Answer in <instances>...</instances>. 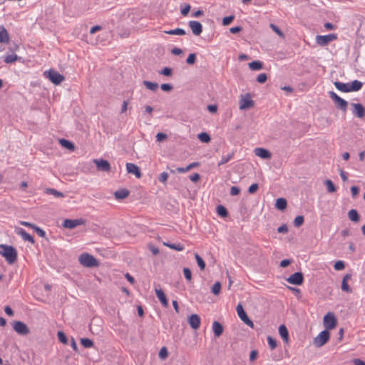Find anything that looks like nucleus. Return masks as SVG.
<instances>
[{
	"mask_svg": "<svg viewBox=\"0 0 365 365\" xmlns=\"http://www.w3.org/2000/svg\"><path fill=\"white\" fill-rule=\"evenodd\" d=\"M0 255L10 264H14L17 259V251L16 248L11 245H0Z\"/></svg>",
	"mask_w": 365,
	"mask_h": 365,
	"instance_id": "obj_1",
	"label": "nucleus"
},
{
	"mask_svg": "<svg viewBox=\"0 0 365 365\" xmlns=\"http://www.w3.org/2000/svg\"><path fill=\"white\" fill-rule=\"evenodd\" d=\"M80 264L86 267H94L98 265V260L88 253H83L78 257Z\"/></svg>",
	"mask_w": 365,
	"mask_h": 365,
	"instance_id": "obj_2",
	"label": "nucleus"
},
{
	"mask_svg": "<svg viewBox=\"0 0 365 365\" xmlns=\"http://www.w3.org/2000/svg\"><path fill=\"white\" fill-rule=\"evenodd\" d=\"M43 75L55 85H58L65 80V77L63 75L53 69L44 71Z\"/></svg>",
	"mask_w": 365,
	"mask_h": 365,
	"instance_id": "obj_3",
	"label": "nucleus"
},
{
	"mask_svg": "<svg viewBox=\"0 0 365 365\" xmlns=\"http://www.w3.org/2000/svg\"><path fill=\"white\" fill-rule=\"evenodd\" d=\"M329 97L334 102L335 106L337 108L341 110L343 112H346L347 110L348 103L344 99L339 97L334 91L329 92Z\"/></svg>",
	"mask_w": 365,
	"mask_h": 365,
	"instance_id": "obj_4",
	"label": "nucleus"
},
{
	"mask_svg": "<svg viewBox=\"0 0 365 365\" xmlns=\"http://www.w3.org/2000/svg\"><path fill=\"white\" fill-rule=\"evenodd\" d=\"M330 338V333L328 330L325 329L321 331L314 339V344L317 347H321L324 346Z\"/></svg>",
	"mask_w": 365,
	"mask_h": 365,
	"instance_id": "obj_5",
	"label": "nucleus"
},
{
	"mask_svg": "<svg viewBox=\"0 0 365 365\" xmlns=\"http://www.w3.org/2000/svg\"><path fill=\"white\" fill-rule=\"evenodd\" d=\"M338 36L336 34H330L324 36L317 35L316 36V42L321 46H325L331 41L336 40Z\"/></svg>",
	"mask_w": 365,
	"mask_h": 365,
	"instance_id": "obj_6",
	"label": "nucleus"
},
{
	"mask_svg": "<svg viewBox=\"0 0 365 365\" xmlns=\"http://www.w3.org/2000/svg\"><path fill=\"white\" fill-rule=\"evenodd\" d=\"M239 103L240 110L249 109L255 106V102L252 100L250 93H246L245 96H242Z\"/></svg>",
	"mask_w": 365,
	"mask_h": 365,
	"instance_id": "obj_7",
	"label": "nucleus"
},
{
	"mask_svg": "<svg viewBox=\"0 0 365 365\" xmlns=\"http://www.w3.org/2000/svg\"><path fill=\"white\" fill-rule=\"evenodd\" d=\"M337 324L336 319L334 314L331 312H328L324 317V325L327 330L334 329Z\"/></svg>",
	"mask_w": 365,
	"mask_h": 365,
	"instance_id": "obj_8",
	"label": "nucleus"
},
{
	"mask_svg": "<svg viewBox=\"0 0 365 365\" xmlns=\"http://www.w3.org/2000/svg\"><path fill=\"white\" fill-rule=\"evenodd\" d=\"M13 329L16 333L22 336L27 335L30 333L27 325L21 321H15L13 323Z\"/></svg>",
	"mask_w": 365,
	"mask_h": 365,
	"instance_id": "obj_9",
	"label": "nucleus"
},
{
	"mask_svg": "<svg viewBox=\"0 0 365 365\" xmlns=\"http://www.w3.org/2000/svg\"><path fill=\"white\" fill-rule=\"evenodd\" d=\"M85 222H86V220L82 218L74 219V220L66 219L63 222L62 226L65 228L71 230V229L76 227L78 225H84Z\"/></svg>",
	"mask_w": 365,
	"mask_h": 365,
	"instance_id": "obj_10",
	"label": "nucleus"
},
{
	"mask_svg": "<svg viewBox=\"0 0 365 365\" xmlns=\"http://www.w3.org/2000/svg\"><path fill=\"white\" fill-rule=\"evenodd\" d=\"M93 163L96 165V168L98 171L102 172H110L111 166L110 163L104 159H94Z\"/></svg>",
	"mask_w": 365,
	"mask_h": 365,
	"instance_id": "obj_11",
	"label": "nucleus"
},
{
	"mask_svg": "<svg viewBox=\"0 0 365 365\" xmlns=\"http://www.w3.org/2000/svg\"><path fill=\"white\" fill-rule=\"evenodd\" d=\"M287 281L294 285H301L304 282V276L303 274L300 272H297L290 275Z\"/></svg>",
	"mask_w": 365,
	"mask_h": 365,
	"instance_id": "obj_12",
	"label": "nucleus"
},
{
	"mask_svg": "<svg viewBox=\"0 0 365 365\" xmlns=\"http://www.w3.org/2000/svg\"><path fill=\"white\" fill-rule=\"evenodd\" d=\"M353 107L352 113L354 116L363 118L365 116V108L361 103H351Z\"/></svg>",
	"mask_w": 365,
	"mask_h": 365,
	"instance_id": "obj_13",
	"label": "nucleus"
},
{
	"mask_svg": "<svg viewBox=\"0 0 365 365\" xmlns=\"http://www.w3.org/2000/svg\"><path fill=\"white\" fill-rule=\"evenodd\" d=\"M188 24L194 35L200 36L202 32V26L199 21H190Z\"/></svg>",
	"mask_w": 365,
	"mask_h": 365,
	"instance_id": "obj_14",
	"label": "nucleus"
},
{
	"mask_svg": "<svg viewBox=\"0 0 365 365\" xmlns=\"http://www.w3.org/2000/svg\"><path fill=\"white\" fill-rule=\"evenodd\" d=\"M15 231L17 235H20L24 241H28L31 244H34L35 241L34 237L29 235L25 230L21 227H16Z\"/></svg>",
	"mask_w": 365,
	"mask_h": 365,
	"instance_id": "obj_15",
	"label": "nucleus"
},
{
	"mask_svg": "<svg viewBox=\"0 0 365 365\" xmlns=\"http://www.w3.org/2000/svg\"><path fill=\"white\" fill-rule=\"evenodd\" d=\"M200 317L196 314H192L189 317L188 322L193 329H197L200 326Z\"/></svg>",
	"mask_w": 365,
	"mask_h": 365,
	"instance_id": "obj_16",
	"label": "nucleus"
},
{
	"mask_svg": "<svg viewBox=\"0 0 365 365\" xmlns=\"http://www.w3.org/2000/svg\"><path fill=\"white\" fill-rule=\"evenodd\" d=\"M126 170L128 173L134 174L137 178H140L142 175L140 168L134 163H127Z\"/></svg>",
	"mask_w": 365,
	"mask_h": 365,
	"instance_id": "obj_17",
	"label": "nucleus"
},
{
	"mask_svg": "<svg viewBox=\"0 0 365 365\" xmlns=\"http://www.w3.org/2000/svg\"><path fill=\"white\" fill-rule=\"evenodd\" d=\"M254 152L257 156L262 159H269L272 157L271 153L265 148H257L255 149Z\"/></svg>",
	"mask_w": 365,
	"mask_h": 365,
	"instance_id": "obj_18",
	"label": "nucleus"
},
{
	"mask_svg": "<svg viewBox=\"0 0 365 365\" xmlns=\"http://www.w3.org/2000/svg\"><path fill=\"white\" fill-rule=\"evenodd\" d=\"M212 331L215 337H220L223 333V327L217 321H214L212 323Z\"/></svg>",
	"mask_w": 365,
	"mask_h": 365,
	"instance_id": "obj_19",
	"label": "nucleus"
},
{
	"mask_svg": "<svg viewBox=\"0 0 365 365\" xmlns=\"http://www.w3.org/2000/svg\"><path fill=\"white\" fill-rule=\"evenodd\" d=\"M10 38L8 31L4 26H0V43H8Z\"/></svg>",
	"mask_w": 365,
	"mask_h": 365,
	"instance_id": "obj_20",
	"label": "nucleus"
},
{
	"mask_svg": "<svg viewBox=\"0 0 365 365\" xmlns=\"http://www.w3.org/2000/svg\"><path fill=\"white\" fill-rule=\"evenodd\" d=\"M155 294L160 302L164 307L168 306V302L164 292L161 289H155Z\"/></svg>",
	"mask_w": 365,
	"mask_h": 365,
	"instance_id": "obj_21",
	"label": "nucleus"
},
{
	"mask_svg": "<svg viewBox=\"0 0 365 365\" xmlns=\"http://www.w3.org/2000/svg\"><path fill=\"white\" fill-rule=\"evenodd\" d=\"M279 334L281 336L282 339L285 341L288 342L289 341V331L287 328L284 324H281L279 327Z\"/></svg>",
	"mask_w": 365,
	"mask_h": 365,
	"instance_id": "obj_22",
	"label": "nucleus"
},
{
	"mask_svg": "<svg viewBox=\"0 0 365 365\" xmlns=\"http://www.w3.org/2000/svg\"><path fill=\"white\" fill-rule=\"evenodd\" d=\"M335 87L340 91L344 93L350 92L349 83H345L339 81L334 82Z\"/></svg>",
	"mask_w": 365,
	"mask_h": 365,
	"instance_id": "obj_23",
	"label": "nucleus"
},
{
	"mask_svg": "<svg viewBox=\"0 0 365 365\" xmlns=\"http://www.w3.org/2000/svg\"><path fill=\"white\" fill-rule=\"evenodd\" d=\"M59 143L62 147L69 150L73 151L75 150L74 144L68 140L61 138L59 140Z\"/></svg>",
	"mask_w": 365,
	"mask_h": 365,
	"instance_id": "obj_24",
	"label": "nucleus"
},
{
	"mask_svg": "<svg viewBox=\"0 0 365 365\" xmlns=\"http://www.w3.org/2000/svg\"><path fill=\"white\" fill-rule=\"evenodd\" d=\"M348 217L351 221L354 222H358L360 220V215L355 209H351L348 212Z\"/></svg>",
	"mask_w": 365,
	"mask_h": 365,
	"instance_id": "obj_25",
	"label": "nucleus"
},
{
	"mask_svg": "<svg viewBox=\"0 0 365 365\" xmlns=\"http://www.w3.org/2000/svg\"><path fill=\"white\" fill-rule=\"evenodd\" d=\"M130 192L127 189H120L115 192L114 195L118 200H123L129 195Z\"/></svg>",
	"mask_w": 365,
	"mask_h": 365,
	"instance_id": "obj_26",
	"label": "nucleus"
},
{
	"mask_svg": "<svg viewBox=\"0 0 365 365\" xmlns=\"http://www.w3.org/2000/svg\"><path fill=\"white\" fill-rule=\"evenodd\" d=\"M236 309H237V312L238 317H240V319L243 322L249 318L248 316L247 315L245 311L244 310L243 307H242V305L241 304H239L237 306Z\"/></svg>",
	"mask_w": 365,
	"mask_h": 365,
	"instance_id": "obj_27",
	"label": "nucleus"
},
{
	"mask_svg": "<svg viewBox=\"0 0 365 365\" xmlns=\"http://www.w3.org/2000/svg\"><path fill=\"white\" fill-rule=\"evenodd\" d=\"M287 206V202L285 198L279 197V198L277 199L276 202H275V207L277 209H278L279 210H284L286 209Z\"/></svg>",
	"mask_w": 365,
	"mask_h": 365,
	"instance_id": "obj_28",
	"label": "nucleus"
},
{
	"mask_svg": "<svg viewBox=\"0 0 365 365\" xmlns=\"http://www.w3.org/2000/svg\"><path fill=\"white\" fill-rule=\"evenodd\" d=\"M362 86L363 83L361 81L354 80L351 84L349 83L350 92L358 91L362 88Z\"/></svg>",
	"mask_w": 365,
	"mask_h": 365,
	"instance_id": "obj_29",
	"label": "nucleus"
},
{
	"mask_svg": "<svg viewBox=\"0 0 365 365\" xmlns=\"http://www.w3.org/2000/svg\"><path fill=\"white\" fill-rule=\"evenodd\" d=\"M163 245L170 249L177 250V251H182L185 249V247L181 243H170V242H163Z\"/></svg>",
	"mask_w": 365,
	"mask_h": 365,
	"instance_id": "obj_30",
	"label": "nucleus"
},
{
	"mask_svg": "<svg viewBox=\"0 0 365 365\" xmlns=\"http://www.w3.org/2000/svg\"><path fill=\"white\" fill-rule=\"evenodd\" d=\"M249 68L252 71H259L263 68V63L259 61H254L249 63Z\"/></svg>",
	"mask_w": 365,
	"mask_h": 365,
	"instance_id": "obj_31",
	"label": "nucleus"
},
{
	"mask_svg": "<svg viewBox=\"0 0 365 365\" xmlns=\"http://www.w3.org/2000/svg\"><path fill=\"white\" fill-rule=\"evenodd\" d=\"M143 84L149 90L155 92L158 88V84L155 82H151L148 81H143Z\"/></svg>",
	"mask_w": 365,
	"mask_h": 365,
	"instance_id": "obj_32",
	"label": "nucleus"
},
{
	"mask_svg": "<svg viewBox=\"0 0 365 365\" xmlns=\"http://www.w3.org/2000/svg\"><path fill=\"white\" fill-rule=\"evenodd\" d=\"M21 58V57L18 56L16 54H8L4 57V61L6 63H11L18 61Z\"/></svg>",
	"mask_w": 365,
	"mask_h": 365,
	"instance_id": "obj_33",
	"label": "nucleus"
},
{
	"mask_svg": "<svg viewBox=\"0 0 365 365\" xmlns=\"http://www.w3.org/2000/svg\"><path fill=\"white\" fill-rule=\"evenodd\" d=\"M234 157V152H231L228 153L227 155H223L221 160L218 162V167L228 163L230 160H232Z\"/></svg>",
	"mask_w": 365,
	"mask_h": 365,
	"instance_id": "obj_34",
	"label": "nucleus"
},
{
	"mask_svg": "<svg viewBox=\"0 0 365 365\" xmlns=\"http://www.w3.org/2000/svg\"><path fill=\"white\" fill-rule=\"evenodd\" d=\"M165 33L167 34H169V35H179V36H182L186 34L185 31L181 28H177L175 29L165 31Z\"/></svg>",
	"mask_w": 365,
	"mask_h": 365,
	"instance_id": "obj_35",
	"label": "nucleus"
},
{
	"mask_svg": "<svg viewBox=\"0 0 365 365\" xmlns=\"http://www.w3.org/2000/svg\"><path fill=\"white\" fill-rule=\"evenodd\" d=\"M216 210H217V213L220 217H225L228 215V211L226 209V207H224L223 205H220L217 206Z\"/></svg>",
	"mask_w": 365,
	"mask_h": 365,
	"instance_id": "obj_36",
	"label": "nucleus"
},
{
	"mask_svg": "<svg viewBox=\"0 0 365 365\" xmlns=\"http://www.w3.org/2000/svg\"><path fill=\"white\" fill-rule=\"evenodd\" d=\"M195 258L200 270H205L206 264L203 259L197 253L195 254Z\"/></svg>",
	"mask_w": 365,
	"mask_h": 365,
	"instance_id": "obj_37",
	"label": "nucleus"
},
{
	"mask_svg": "<svg viewBox=\"0 0 365 365\" xmlns=\"http://www.w3.org/2000/svg\"><path fill=\"white\" fill-rule=\"evenodd\" d=\"M324 185L327 187V191L330 193L334 192L336 190V187L331 180H326Z\"/></svg>",
	"mask_w": 365,
	"mask_h": 365,
	"instance_id": "obj_38",
	"label": "nucleus"
},
{
	"mask_svg": "<svg viewBox=\"0 0 365 365\" xmlns=\"http://www.w3.org/2000/svg\"><path fill=\"white\" fill-rule=\"evenodd\" d=\"M197 138L202 143H207L211 140L210 135L205 132L199 133Z\"/></svg>",
	"mask_w": 365,
	"mask_h": 365,
	"instance_id": "obj_39",
	"label": "nucleus"
},
{
	"mask_svg": "<svg viewBox=\"0 0 365 365\" xmlns=\"http://www.w3.org/2000/svg\"><path fill=\"white\" fill-rule=\"evenodd\" d=\"M81 344L85 348H91L93 346V341L88 338L81 339Z\"/></svg>",
	"mask_w": 365,
	"mask_h": 365,
	"instance_id": "obj_40",
	"label": "nucleus"
},
{
	"mask_svg": "<svg viewBox=\"0 0 365 365\" xmlns=\"http://www.w3.org/2000/svg\"><path fill=\"white\" fill-rule=\"evenodd\" d=\"M46 193L48 194H50V195H54L56 197H64V194L61 192H59L53 188H48L46 190Z\"/></svg>",
	"mask_w": 365,
	"mask_h": 365,
	"instance_id": "obj_41",
	"label": "nucleus"
},
{
	"mask_svg": "<svg viewBox=\"0 0 365 365\" xmlns=\"http://www.w3.org/2000/svg\"><path fill=\"white\" fill-rule=\"evenodd\" d=\"M221 290V283L220 282H216L212 287V292L215 295H218Z\"/></svg>",
	"mask_w": 365,
	"mask_h": 365,
	"instance_id": "obj_42",
	"label": "nucleus"
},
{
	"mask_svg": "<svg viewBox=\"0 0 365 365\" xmlns=\"http://www.w3.org/2000/svg\"><path fill=\"white\" fill-rule=\"evenodd\" d=\"M304 221V217L302 215H298L295 217V219L294 220V225L296 227H299L303 225Z\"/></svg>",
	"mask_w": 365,
	"mask_h": 365,
	"instance_id": "obj_43",
	"label": "nucleus"
},
{
	"mask_svg": "<svg viewBox=\"0 0 365 365\" xmlns=\"http://www.w3.org/2000/svg\"><path fill=\"white\" fill-rule=\"evenodd\" d=\"M159 74L163 75L165 76H170L173 73V69L169 67H165L159 72Z\"/></svg>",
	"mask_w": 365,
	"mask_h": 365,
	"instance_id": "obj_44",
	"label": "nucleus"
},
{
	"mask_svg": "<svg viewBox=\"0 0 365 365\" xmlns=\"http://www.w3.org/2000/svg\"><path fill=\"white\" fill-rule=\"evenodd\" d=\"M159 358L161 359H165L168 356V351L165 346H163L160 349L159 354Z\"/></svg>",
	"mask_w": 365,
	"mask_h": 365,
	"instance_id": "obj_45",
	"label": "nucleus"
},
{
	"mask_svg": "<svg viewBox=\"0 0 365 365\" xmlns=\"http://www.w3.org/2000/svg\"><path fill=\"white\" fill-rule=\"evenodd\" d=\"M57 336L58 340L64 344H66L68 343V339L66 334L63 331H58Z\"/></svg>",
	"mask_w": 365,
	"mask_h": 365,
	"instance_id": "obj_46",
	"label": "nucleus"
},
{
	"mask_svg": "<svg viewBox=\"0 0 365 365\" xmlns=\"http://www.w3.org/2000/svg\"><path fill=\"white\" fill-rule=\"evenodd\" d=\"M344 267H345L344 262L341 261V260H339V261L336 262L334 265V268L338 271L344 269Z\"/></svg>",
	"mask_w": 365,
	"mask_h": 365,
	"instance_id": "obj_47",
	"label": "nucleus"
},
{
	"mask_svg": "<svg viewBox=\"0 0 365 365\" xmlns=\"http://www.w3.org/2000/svg\"><path fill=\"white\" fill-rule=\"evenodd\" d=\"M183 274H184V276L185 277V279L190 282L191 279H192V272H191V270L187 268V267H185L183 269Z\"/></svg>",
	"mask_w": 365,
	"mask_h": 365,
	"instance_id": "obj_48",
	"label": "nucleus"
},
{
	"mask_svg": "<svg viewBox=\"0 0 365 365\" xmlns=\"http://www.w3.org/2000/svg\"><path fill=\"white\" fill-rule=\"evenodd\" d=\"M196 61L195 53H190L186 59V63L189 65H192Z\"/></svg>",
	"mask_w": 365,
	"mask_h": 365,
	"instance_id": "obj_49",
	"label": "nucleus"
},
{
	"mask_svg": "<svg viewBox=\"0 0 365 365\" xmlns=\"http://www.w3.org/2000/svg\"><path fill=\"white\" fill-rule=\"evenodd\" d=\"M235 19V16H225L222 19V24L224 26H227V25H230L232 21L234 20Z\"/></svg>",
	"mask_w": 365,
	"mask_h": 365,
	"instance_id": "obj_50",
	"label": "nucleus"
},
{
	"mask_svg": "<svg viewBox=\"0 0 365 365\" xmlns=\"http://www.w3.org/2000/svg\"><path fill=\"white\" fill-rule=\"evenodd\" d=\"M267 342L271 349H274L277 347V341L272 336H269L267 337Z\"/></svg>",
	"mask_w": 365,
	"mask_h": 365,
	"instance_id": "obj_51",
	"label": "nucleus"
},
{
	"mask_svg": "<svg viewBox=\"0 0 365 365\" xmlns=\"http://www.w3.org/2000/svg\"><path fill=\"white\" fill-rule=\"evenodd\" d=\"M267 79L266 73H260L257 77V81L259 83H264Z\"/></svg>",
	"mask_w": 365,
	"mask_h": 365,
	"instance_id": "obj_52",
	"label": "nucleus"
},
{
	"mask_svg": "<svg viewBox=\"0 0 365 365\" xmlns=\"http://www.w3.org/2000/svg\"><path fill=\"white\" fill-rule=\"evenodd\" d=\"M160 88L165 92H170L173 89V87L170 83H163L160 86Z\"/></svg>",
	"mask_w": 365,
	"mask_h": 365,
	"instance_id": "obj_53",
	"label": "nucleus"
},
{
	"mask_svg": "<svg viewBox=\"0 0 365 365\" xmlns=\"http://www.w3.org/2000/svg\"><path fill=\"white\" fill-rule=\"evenodd\" d=\"M270 27L272 28V29L280 37H284V34L283 32L279 29V28L278 26H277L276 25L273 24H270Z\"/></svg>",
	"mask_w": 365,
	"mask_h": 365,
	"instance_id": "obj_54",
	"label": "nucleus"
},
{
	"mask_svg": "<svg viewBox=\"0 0 365 365\" xmlns=\"http://www.w3.org/2000/svg\"><path fill=\"white\" fill-rule=\"evenodd\" d=\"M341 289L347 293H351L352 292V289L345 281H342L341 282Z\"/></svg>",
	"mask_w": 365,
	"mask_h": 365,
	"instance_id": "obj_55",
	"label": "nucleus"
},
{
	"mask_svg": "<svg viewBox=\"0 0 365 365\" xmlns=\"http://www.w3.org/2000/svg\"><path fill=\"white\" fill-rule=\"evenodd\" d=\"M34 231L37 233V235L41 237H46V232L44 230H43L41 228H40L39 227H37L36 225L35 226V227L34 228Z\"/></svg>",
	"mask_w": 365,
	"mask_h": 365,
	"instance_id": "obj_56",
	"label": "nucleus"
},
{
	"mask_svg": "<svg viewBox=\"0 0 365 365\" xmlns=\"http://www.w3.org/2000/svg\"><path fill=\"white\" fill-rule=\"evenodd\" d=\"M168 178V174L165 172H163L160 174V175L158 177V180L161 182L165 183L167 181Z\"/></svg>",
	"mask_w": 365,
	"mask_h": 365,
	"instance_id": "obj_57",
	"label": "nucleus"
},
{
	"mask_svg": "<svg viewBox=\"0 0 365 365\" xmlns=\"http://www.w3.org/2000/svg\"><path fill=\"white\" fill-rule=\"evenodd\" d=\"M259 188V185L257 183H253L252 184L249 188H248V192L250 194H253L255 193Z\"/></svg>",
	"mask_w": 365,
	"mask_h": 365,
	"instance_id": "obj_58",
	"label": "nucleus"
},
{
	"mask_svg": "<svg viewBox=\"0 0 365 365\" xmlns=\"http://www.w3.org/2000/svg\"><path fill=\"white\" fill-rule=\"evenodd\" d=\"M155 138L157 141L162 142L163 140H165L168 138V136L166 134L163 133H157Z\"/></svg>",
	"mask_w": 365,
	"mask_h": 365,
	"instance_id": "obj_59",
	"label": "nucleus"
},
{
	"mask_svg": "<svg viewBox=\"0 0 365 365\" xmlns=\"http://www.w3.org/2000/svg\"><path fill=\"white\" fill-rule=\"evenodd\" d=\"M240 192V189L237 186H232L230 188V195L232 196L237 195Z\"/></svg>",
	"mask_w": 365,
	"mask_h": 365,
	"instance_id": "obj_60",
	"label": "nucleus"
},
{
	"mask_svg": "<svg viewBox=\"0 0 365 365\" xmlns=\"http://www.w3.org/2000/svg\"><path fill=\"white\" fill-rule=\"evenodd\" d=\"M148 248L150 251L153 253L154 255H157L159 253V250L158 247L154 246L153 245L150 244L148 245Z\"/></svg>",
	"mask_w": 365,
	"mask_h": 365,
	"instance_id": "obj_61",
	"label": "nucleus"
},
{
	"mask_svg": "<svg viewBox=\"0 0 365 365\" xmlns=\"http://www.w3.org/2000/svg\"><path fill=\"white\" fill-rule=\"evenodd\" d=\"M190 10V4H186L185 7L181 9V14L182 16H187Z\"/></svg>",
	"mask_w": 365,
	"mask_h": 365,
	"instance_id": "obj_62",
	"label": "nucleus"
},
{
	"mask_svg": "<svg viewBox=\"0 0 365 365\" xmlns=\"http://www.w3.org/2000/svg\"><path fill=\"white\" fill-rule=\"evenodd\" d=\"M277 232L279 233L285 234V233H287L288 232V227L287 226V225L284 224L282 226L278 227Z\"/></svg>",
	"mask_w": 365,
	"mask_h": 365,
	"instance_id": "obj_63",
	"label": "nucleus"
},
{
	"mask_svg": "<svg viewBox=\"0 0 365 365\" xmlns=\"http://www.w3.org/2000/svg\"><path fill=\"white\" fill-rule=\"evenodd\" d=\"M351 192L352 197H355L359 194V189L356 186H352L351 187Z\"/></svg>",
	"mask_w": 365,
	"mask_h": 365,
	"instance_id": "obj_64",
	"label": "nucleus"
}]
</instances>
